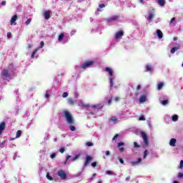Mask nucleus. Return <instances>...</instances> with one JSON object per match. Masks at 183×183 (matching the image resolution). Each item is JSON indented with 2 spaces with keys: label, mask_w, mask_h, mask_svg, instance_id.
<instances>
[{
  "label": "nucleus",
  "mask_w": 183,
  "mask_h": 183,
  "mask_svg": "<svg viewBox=\"0 0 183 183\" xmlns=\"http://www.w3.org/2000/svg\"><path fill=\"white\" fill-rule=\"evenodd\" d=\"M1 75L2 79H6V78H10L11 76V74H9V71H8V69H4Z\"/></svg>",
  "instance_id": "20e7f679"
},
{
  "label": "nucleus",
  "mask_w": 183,
  "mask_h": 183,
  "mask_svg": "<svg viewBox=\"0 0 183 183\" xmlns=\"http://www.w3.org/2000/svg\"><path fill=\"white\" fill-rule=\"evenodd\" d=\"M119 162L122 163V164H124V159H119Z\"/></svg>",
  "instance_id": "e2e57ef3"
},
{
  "label": "nucleus",
  "mask_w": 183,
  "mask_h": 183,
  "mask_svg": "<svg viewBox=\"0 0 183 183\" xmlns=\"http://www.w3.org/2000/svg\"><path fill=\"white\" fill-rule=\"evenodd\" d=\"M59 152H61V154H64V152H65V149L64 147H61L59 149Z\"/></svg>",
  "instance_id": "a18cd8bd"
},
{
  "label": "nucleus",
  "mask_w": 183,
  "mask_h": 183,
  "mask_svg": "<svg viewBox=\"0 0 183 183\" xmlns=\"http://www.w3.org/2000/svg\"><path fill=\"white\" fill-rule=\"evenodd\" d=\"M45 97H46V98H49V94H48V93H46V94H45Z\"/></svg>",
  "instance_id": "774afa93"
},
{
  "label": "nucleus",
  "mask_w": 183,
  "mask_h": 183,
  "mask_svg": "<svg viewBox=\"0 0 183 183\" xmlns=\"http://www.w3.org/2000/svg\"><path fill=\"white\" fill-rule=\"evenodd\" d=\"M64 36H65V34L64 33L60 34L58 38V41L61 42L62 39H64Z\"/></svg>",
  "instance_id": "5701e85b"
},
{
  "label": "nucleus",
  "mask_w": 183,
  "mask_h": 183,
  "mask_svg": "<svg viewBox=\"0 0 183 183\" xmlns=\"http://www.w3.org/2000/svg\"><path fill=\"white\" fill-rule=\"evenodd\" d=\"M149 71H152V66L149 64L146 65L145 72H148Z\"/></svg>",
  "instance_id": "b1692460"
},
{
  "label": "nucleus",
  "mask_w": 183,
  "mask_h": 183,
  "mask_svg": "<svg viewBox=\"0 0 183 183\" xmlns=\"http://www.w3.org/2000/svg\"><path fill=\"white\" fill-rule=\"evenodd\" d=\"M68 97V92H65L62 94L63 98H66Z\"/></svg>",
  "instance_id": "79ce46f5"
},
{
  "label": "nucleus",
  "mask_w": 183,
  "mask_h": 183,
  "mask_svg": "<svg viewBox=\"0 0 183 183\" xmlns=\"http://www.w3.org/2000/svg\"><path fill=\"white\" fill-rule=\"evenodd\" d=\"M170 52H171V54H175V49L172 48Z\"/></svg>",
  "instance_id": "6e6d98bb"
},
{
  "label": "nucleus",
  "mask_w": 183,
  "mask_h": 183,
  "mask_svg": "<svg viewBox=\"0 0 183 183\" xmlns=\"http://www.w3.org/2000/svg\"><path fill=\"white\" fill-rule=\"evenodd\" d=\"M167 104H168V100L167 99H164V100L162 101V105H167Z\"/></svg>",
  "instance_id": "e433bc0d"
},
{
  "label": "nucleus",
  "mask_w": 183,
  "mask_h": 183,
  "mask_svg": "<svg viewBox=\"0 0 183 183\" xmlns=\"http://www.w3.org/2000/svg\"><path fill=\"white\" fill-rule=\"evenodd\" d=\"M175 144H177V139H171L169 141V146L170 147H175Z\"/></svg>",
  "instance_id": "4468645a"
},
{
  "label": "nucleus",
  "mask_w": 183,
  "mask_h": 183,
  "mask_svg": "<svg viewBox=\"0 0 183 183\" xmlns=\"http://www.w3.org/2000/svg\"><path fill=\"white\" fill-rule=\"evenodd\" d=\"M131 179V177H127V178H126V181H129V179Z\"/></svg>",
  "instance_id": "338daca9"
},
{
  "label": "nucleus",
  "mask_w": 183,
  "mask_h": 183,
  "mask_svg": "<svg viewBox=\"0 0 183 183\" xmlns=\"http://www.w3.org/2000/svg\"><path fill=\"white\" fill-rule=\"evenodd\" d=\"M31 48H32V45L28 44V49H31Z\"/></svg>",
  "instance_id": "69168bd1"
},
{
  "label": "nucleus",
  "mask_w": 183,
  "mask_h": 183,
  "mask_svg": "<svg viewBox=\"0 0 183 183\" xmlns=\"http://www.w3.org/2000/svg\"><path fill=\"white\" fill-rule=\"evenodd\" d=\"M157 36L159 39H162L164 37V34H162V31L160 29H157Z\"/></svg>",
  "instance_id": "2eb2a0df"
},
{
  "label": "nucleus",
  "mask_w": 183,
  "mask_h": 183,
  "mask_svg": "<svg viewBox=\"0 0 183 183\" xmlns=\"http://www.w3.org/2000/svg\"><path fill=\"white\" fill-rule=\"evenodd\" d=\"M164 87V82H159V84H157V89L158 91H161V89H162V88Z\"/></svg>",
  "instance_id": "f3484780"
},
{
  "label": "nucleus",
  "mask_w": 183,
  "mask_h": 183,
  "mask_svg": "<svg viewBox=\"0 0 183 183\" xmlns=\"http://www.w3.org/2000/svg\"><path fill=\"white\" fill-rule=\"evenodd\" d=\"M118 136H119L118 134H115L114 137L113 139H112L113 141L115 140V139H117L118 138Z\"/></svg>",
  "instance_id": "13d9d810"
},
{
  "label": "nucleus",
  "mask_w": 183,
  "mask_h": 183,
  "mask_svg": "<svg viewBox=\"0 0 183 183\" xmlns=\"http://www.w3.org/2000/svg\"><path fill=\"white\" fill-rule=\"evenodd\" d=\"M58 177H60L61 179H66V173L63 169L59 170L57 173Z\"/></svg>",
  "instance_id": "39448f33"
},
{
  "label": "nucleus",
  "mask_w": 183,
  "mask_h": 183,
  "mask_svg": "<svg viewBox=\"0 0 183 183\" xmlns=\"http://www.w3.org/2000/svg\"><path fill=\"white\" fill-rule=\"evenodd\" d=\"M22 135V131L18 130L16 132V138H19Z\"/></svg>",
  "instance_id": "393cba45"
},
{
  "label": "nucleus",
  "mask_w": 183,
  "mask_h": 183,
  "mask_svg": "<svg viewBox=\"0 0 183 183\" xmlns=\"http://www.w3.org/2000/svg\"><path fill=\"white\" fill-rule=\"evenodd\" d=\"M46 177L47 179H49V181H54V178H52V177H51L49 175V173H47Z\"/></svg>",
  "instance_id": "c85d7f7f"
},
{
  "label": "nucleus",
  "mask_w": 183,
  "mask_h": 183,
  "mask_svg": "<svg viewBox=\"0 0 183 183\" xmlns=\"http://www.w3.org/2000/svg\"><path fill=\"white\" fill-rule=\"evenodd\" d=\"M157 4L160 6H165V0H158Z\"/></svg>",
  "instance_id": "412c9836"
},
{
  "label": "nucleus",
  "mask_w": 183,
  "mask_h": 183,
  "mask_svg": "<svg viewBox=\"0 0 183 183\" xmlns=\"http://www.w3.org/2000/svg\"><path fill=\"white\" fill-rule=\"evenodd\" d=\"M121 36H124V31L122 30H119L115 34V38L116 39H119Z\"/></svg>",
  "instance_id": "6e6552de"
},
{
  "label": "nucleus",
  "mask_w": 183,
  "mask_h": 183,
  "mask_svg": "<svg viewBox=\"0 0 183 183\" xmlns=\"http://www.w3.org/2000/svg\"><path fill=\"white\" fill-rule=\"evenodd\" d=\"M110 120L112 121V122L114 124H118V122H119V121L118 120V119L116 117H112Z\"/></svg>",
  "instance_id": "a211bd4d"
},
{
  "label": "nucleus",
  "mask_w": 183,
  "mask_h": 183,
  "mask_svg": "<svg viewBox=\"0 0 183 183\" xmlns=\"http://www.w3.org/2000/svg\"><path fill=\"white\" fill-rule=\"evenodd\" d=\"M112 104V97L108 101V105H111Z\"/></svg>",
  "instance_id": "5fc2aeb1"
},
{
  "label": "nucleus",
  "mask_w": 183,
  "mask_h": 183,
  "mask_svg": "<svg viewBox=\"0 0 183 183\" xmlns=\"http://www.w3.org/2000/svg\"><path fill=\"white\" fill-rule=\"evenodd\" d=\"M139 89H141V85L139 84L137 87V90L139 91Z\"/></svg>",
  "instance_id": "680f3d73"
},
{
  "label": "nucleus",
  "mask_w": 183,
  "mask_h": 183,
  "mask_svg": "<svg viewBox=\"0 0 183 183\" xmlns=\"http://www.w3.org/2000/svg\"><path fill=\"white\" fill-rule=\"evenodd\" d=\"M16 19H18V16L16 15L13 16L11 19V24L12 25L14 22L16 21Z\"/></svg>",
  "instance_id": "4be33fe9"
},
{
  "label": "nucleus",
  "mask_w": 183,
  "mask_h": 183,
  "mask_svg": "<svg viewBox=\"0 0 183 183\" xmlns=\"http://www.w3.org/2000/svg\"><path fill=\"white\" fill-rule=\"evenodd\" d=\"M107 175H112L113 172L111 170H107L106 172Z\"/></svg>",
  "instance_id": "37998d69"
},
{
  "label": "nucleus",
  "mask_w": 183,
  "mask_h": 183,
  "mask_svg": "<svg viewBox=\"0 0 183 183\" xmlns=\"http://www.w3.org/2000/svg\"><path fill=\"white\" fill-rule=\"evenodd\" d=\"M142 159L141 158L137 159V161L136 162H132V166L135 167V165H138V164L141 163Z\"/></svg>",
  "instance_id": "dca6fc26"
},
{
  "label": "nucleus",
  "mask_w": 183,
  "mask_h": 183,
  "mask_svg": "<svg viewBox=\"0 0 183 183\" xmlns=\"http://www.w3.org/2000/svg\"><path fill=\"white\" fill-rule=\"evenodd\" d=\"M140 134L142 135V139L144 140V147H148L149 145V141L148 140V135H147V133L144 132H140Z\"/></svg>",
  "instance_id": "f03ea898"
},
{
  "label": "nucleus",
  "mask_w": 183,
  "mask_h": 183,
  "mask_svg": "<svg viewBox=\"0 0 183 183\" xmlns=\"http://www.w3.org/2000/svg\"><path fill=\"white\" fill-rule=\"evenodd\" d=\"M92 108H94L95 109H102V108H104V105L101 104H94V105H92Z\"/></svg>",
  "instance_id": "f8f14e48"
},
{
  "label": "nucleus",
  "mask_w": 183,
  "mask_h": 183,
  "mask_svg": "<svg viewBox=\"0 0 183 183\" xmlns=\"http://www.w3.org/2000/svg\"><path fill=\"white\" fill-rule=\"evenodd\" d=\"M64 114V118H66V121L67 122V124H69V128H70V131H76V128L73 126L74 124H75V120L74 119V117H72V114H71V113H69V112L64 110L63 112Z\"/></svg>",
  "instance_id": "f257e3e1"
},
{
  "label": "nucleus",
  "mask_w": 183,
  "mask_h": 183,
  "mask_svg": "<svg viewBox=\"0 0 183 183\" xmlns=\"http://www.w3.org/2000/svg\"><path fill=\"white\" fill-rule=\"evenodd\" d=\"M145 116L142 115L139 118V121H145Z\"/></svg>",
  "instance_id": "f704fd0d"
},
{
  "label": "nucleus",
  "mask_w": 183,
  "mask_h": 183,
  "mask_svg": "<svg viewBox=\"0 0 183 183\" xmlns=\"http://www.w3.org/2000/svg\"><path fill=\"white\" fill-rule=\"evenodd\" d=\"M92 167H93V168H95V167H97V162H92Z\"/></svg>",
  "instance_id": "09e8293b"
},
{
  "label": "nucleus",
  "mask_w": 183,
  "mask_h": 183,
  "mask_svg": "<svg viewBox=\"0 0 183 183\" xmlns=\"http://www.w3.org/2000/svg\"><path fill=\"white\" fill-rule=\"evenodd\" d=\"M76 34V30H72L70 33L71 36L75 35Z\"/></svg>",
  "instance_id": "ea45409f"
},
{
  "label": "nucleus",
  "mask_w": 183,
  "mask_h": 183,
  "mask_svg": "<svg viewBox=\"0 0 183 183\" xmlns=\"http://www.w3.org/2000/svg\"><path fill=\"white\" fill-rule=\"evenodd\" d=\"M1 5H2L3 6H5V5H6V1H3L1 2Z\"/></svg>",
  "instance_id": "4d7b16f0"
},
{
  "label": "nucleus",
  "mask_w": 183,
  "mask_h": 183,
  "mask_svg": "<svg viewBox=\"0 0 183 183\" xmlns=\"http://www.w3.org/2000/svg\"><path fill=\"white\" fill-rule=\"evenodd\" d=\"M68 102H69V105H74L75 100H74L73 99H69Z\"/></svg>",
  "instance_id": "bb28decb"
},
{
  "label": "nucleus",
  "mask_w": 183,
  "mask_h": 183,
  "mask_svg": "<svg viewBox=\"0 0 183 183\" xmlns=\"http://www.w3.org/2000/svg\"><path fill=\"white\" fill-rule=\"evenodd\" d=\"M94 64H95V61H86L83 64H81V68H82V69H85L86 68H89L90 66H92Z\"/></svg>",
  "instance_id": "7ed1b4c3"
},
{
  "label": "nucleus",
  "mask_w": 183,
  "mask_h": 183,
  "mask_svg": "<svg viewBox=\"0 0 183 183\" xmlns=\"http://www.w3.org/2000/svg\"><path fill=\"white\" fill-rule=\"evenodd\" d=\"M139 2L140 4H144L145 1H144V0H139Z\"/></svg>",
  "instance_id": "0e129e2a"
},
{
  "label": "nucleus",
  "mask_w": 183,
  "mask_h": 183,
  "mask_svg": "<svg viewBox=\"0 0 183 183\" xmlns=\"http://www.w3.org/2000/svg\"><path fill=\"white\" fill-rule=\"evenodd\" d=\"M36 52H38V49H36L31 54V59H34L35 58V55H36Z\"/></svg>",
  "instance_id": "a878e982"
},
{
  "label": "nucleus",
  "mask_w": 183,
  "mask_h": 183,
  "mask_svg": "<svg viewBox=\"0 0 183 183\" xmlns=\"http://www.w3.org/2000/svg\"><path fill=\"white\" fill-rule=\"evenodd\" d=\"M86 145L87 147H94V143L90 142H87L86 143Z\"/></svg>",
  "instance_id": "2f4dec72"
},
{
  "label": "nucleus",
  "mask_w": 183,
  "mask_h": 183,
  "mask_svg": "<svg viewBox=\"0 0 183 183\" xmlns=\"http://www.w3.org/2000/svg\"><path fill=\"white\" fill-rule=\"evenodd\" d=\"M99 12H102V10H101V9L98 8V9H97V15H99Z\"/></svg>",
  "instance_id": "864d4df0"
},
{
  "label": "nucleus",
  "mask_w": 183,
  "mask_h": 183,
  "mask_svg": "<svg viewBox=\"0 0 183 183\" xmlns=\"http://www.w3.org/2000/svg\"><path fill=\"white\" fill-rule=\"evenodd\" d=\"M113 99H114V101H115L116 102H118V101H119V97H113Z\"/></svg>",
  "instance_id": "8fccbe9b"
},
{
  "label": "nucleus",
  "mask_w": 183,
  "mask_h": 183,
  "mask_svg": "<svg viewBox=\"0 0 183 183\" xmlns=\"http://www.w3.org/2000/svg\"><path fill=\"white\" fill-rule=\"evenodd\" d=\"M180 168H183V160L180 161Z\"/></svg>",
  "instance_id": "bf43d9fd"
},
{
  "label": "nucleus",
  "mask_w": 183,
  "mask_h": 183,
  "mask_svg": "<svg viewBox=\"0 0 183 183\" xmlns=\"http://www.w3.org/2000/svg\"><path fill=\"white\" fill-rule=\"evenodd\" d=\"M105 71H106V72L109 73V76H113L114 71H112V69H111L109 67H106Z\"/></svg>",
  "instance_id": "ddd939ff"
},
{
  "label": "nucleus",
  "mask_w": 183,
  "mask_h": 183,
  "mask_svg": "<svg viewBox=\"0 0 183 183\" xmlns=\"http://www.w3.org/2000/svg\"><path fill=\"white\" fill-rule=\"evenodd\" d=\"M173 49H174V51H177L181 49V46L179 44L177 46L173 47Z\"/></svg>",
  "instance_id": "473e14b6"
},
{
  "label": "nucleus",
  "mask_w": 183,
  "mask_h": 183,
  "mask_svg": "<svg viewBox=\"0 0 183 183\" xmlns=\"http://www.w3.org/2000/svg\"><path fill=\"white\" fill-rule=\"evenodd\" d=\"M99 8L100 9L105 8V5L104 4H99Z\"/></svg>",
  "instance_id": "3c124183"
},
{
  "label": "nucleus",
  "mask_w": 183,
  "mask_h": 183,
  "mask_svg": "<svg viewBox=\"0 0 183 183\" xmlns=\"http://www.w3.org/2000/svg\"><path fill=\"white\" fill-rule=\"evenodd\" d=\"M78 158H79V154L76 155V156L72 159L73 162H75L76 160H77Z\"/></svg>",
  "instance_id": "58836bf2"
},
{
  "label": "nucleus",
  "mask_w": 183,
  "mask_h": 183,
  "mask_svg": "<svg viewBox=\"0 0 183 183\" xmlns=\"http://www.w3.org/2000/svg\"><path fill=\"white\" fill-rule=\"evenodd\" d=\"M6 127V124L5 123V122H2L1 123H0V135L1 134H2V132H4Z\"/></svg>",
  "instance_id": "0eeeda50"
},
{
  "label": "nucleus",
  "mask_w": 183,
  "mask_h": 183,
  "mask_svg": "<svg viewBox=\"0 0 183 183\" xmlns=\"http://www.w3.org/2000/svg\"><path fill=\"white\" fill-rule=\"evenodd\" d=\"M172 121L174 122H177V121H178V115H177V114L173 115L172 116Z\"/></svg>",
  "instance_id": "cd10ccee"
},
{
  "label": "nucleus",
  "mask_w": 183,
  "mask_h": 183,
  "mask_svg": "<svg viewBox=\"0 0 183 183\" xmlns=\"http://www.w3.org/2000/svg\"><path fill=\"white\" fill-rule=\"evenodd\" d=\"M11 36H12V33L8 32L7 33V39H11Z\"/></svg>",
  "instance_id": "c03bdc74"
},
{
  "label": "nucleus",
  "mask_w": 183,
  "mask_h": 183,
  "mask_svg": "<svg viewBox=\"0 0 183 183\" xmlns=\"http://www.w3.org/2000/svg\"><path fill=\"white\" fill-rule=\"evenodd\" d=\"M31 21H32V19H27V20L26 21V22H25V24H26V25L30 24L31 22Z\"/></svg>",
  "instance_id": "72a5a7b5"
},
{
  "label": "nucleus",
  "mask_w": 183,
  "mask_h": 183,
  "mask_svg": "<svg viewBox=\"0 0 183 183\" xmlns=\"http://www.w3.org/2000/svg\"><path fill=\"white\" fill-rule=\"evenodd\" d=\"M119 18V16L116 15V16H113L112 17L108 18L107 20V22H114L115 21H118Z\"/></svg>",
  "instance_id": "423d86ee"
},
{
  "label": "nucleus",
  "mask_w": 183,
  "mask_h": 183,
  "mask_svg": "<svg viewBox=\"0 0 183 183\" xmlns=\"http://www.w3.org/2000/svg\"><path fill=\"white\" fill-rule=\"evenodd\" d=\"M147 101V96L142 95L139 98V102H145Z\"/></svg>",
  "instance_id": "aec40b11"
},
{
  "label": "nucleus",
  "mask_w": 183,
  "mask_h": 183,
  "mask_svg": "<svg viewBox=\"0 0 183 183\" xmlns=\"http://www.w3.org/2000/svg\"><path fill=\"white\" fill-rule=\"evenodd\" d=\"M174 21H175V17L172 18V19L169 21V25H171V24H172V22H174Z\"/></svg>",
  "instance_id": "603ef678"
},
{
  "label": "nucleus",
  "mask_w": 183,
  "mask_h": 183,
  "mask_svg": "<svg viewBox=\"0 0 183 183\" xmlns=\"http://www.w3.org/2000/svg\"><path fill=\"white\" fill-rule=\"evenodd\" d=\"M147 156H148V150L146 149V150L144 152V158H147Z\"/></svg>",
  "instance_id": "4c0bfd02"
},
{
  "label": "nucleus",
  "mask_w": 183,
  "mask_h": 183,
  "mask_svg": "<svg viewBox=\"0 0 183 183\" xmlns=\"http://www.w3.org/2000/svg\"><path fill=\"white\" fill-rule=\"evenodd\" d=\"M45 45V43L44 42V41H41L40 43V46L37 48V49H41V48H44V46Z\"/></svg>",
  "instance_id": "c756f323"
},
{
  "label": "nucleus",
  "mask_w": 183,
  "mask_h": 183,
  "mask_svg": "<svg viewBox=\"0 0 183 183\" xmlns=\"http://www.w3.org/2000/svg\"><path fill=\"white\" fill-rule=\"evenodd\" d=\"M44 19H49L51 18V10L44 11Z\"/></svg>",
  "instance_id": "1a4fd4ad"
},
{
  "label": "nucleus",
  "mask_w": 183,
  "mask_h": 183,
  "mask_svg": "<svg viewBox=\"0 0 183 183\" xmlns=\"http://www.w3.org/2000/svg\"><path fill=\"white\" fill-rule=\"evenodd\" d=\"M124 145H125L124 142L118 143L117 148H119L120 152H122L124 151V147H124Z\"/></svg>",
  "instance_id": "9b49d317"
},
{
  "label": "nucleus",
  "mask_w": 183,
  "mask_h": 183,
  "mask_svg": "<svg viewBox=\"0 0 183 183\" xmlns=\"http://www.w3.org/2000/svg\"><path fill=\"white\" fill-rule=\"evenodd\" d=\"M69 158H71V155H67L66 159V162H64V165H66V162H68Z\"/></svg>",
  "instance_id": "49530a36"
},
{
  "label": "nucleus",
  "mask_w": 183,
  "mask_h": 183,
  "mask_svg": "<svg viewBox=\"0 0 183 183\" xmlns=\"http://www.w3.org/2000/svg\"><path fill=\"white\" fill-rule=\"evenodd\" d=\"M154 14L152 13H149V16L147 17V21H149V22H151V21H152V19L154 18Z\"/></svg>",
  "instance_id": "6ab92c4d"
},
{
  "label": "nucleus",
  "mask_w": 183,
  "mask_h": 183,
  "mask_svg": "<svg viewBox=\"0 0 183 183\" xmlns=\"http://www.w3.org/2000/svg\"><path fill=\"white\" fill-rule=\"evenodd\" d=\"M177 177H178V178H183V174H182V172H179Z\"/></svg>",
  "instance_id": "de8ad7c7"
},
{
  "label": "nucleus",
  "mask_w": 183,
  "mask_h": 183,
  "mask_svg": "<svg viewBox=\"0 0 183 183\" xmlns=\"http://www.w3.org/2000/svg\"><path fill=\"white\" fill-rule=\"evenodd\" d=\"M92 161V157L91 156H87L86 157V161L84 164V167H87L88 166V164H89V162Z\"/></svg>",
  "instance_id": "9d476101"
},
{
  "label": "nucleus",
  "mask_w": 183,
  "mask_h": 183,
  "mask_svg": "<svg viewBox=\"0 0 183 183\" xmlns=\"http://www.w3.org/2000/svg\"><path fill=\"white\" fill-rule=\"evenodd\" d=\"M109 81H110V88H112V86H114V79L111 77L109 79Z\"/></svg>",
  "instance_id": "7c9ffc66"
},
{
  "label": "nucleus",
  "mask_w": 183,
  "mask_h": 183,
  "mask_svg": "<svg viewBox=\"0 0 183 183\" xmlns=\"http://www.w3.org/2000/svg\"><path fill=\"white\" fill-rule=\"evenodd\" d=\"M134 148H139V147H141V146H139V144H138L137 142H134Z\"/></svg>",
  "instance_id": "a19ab883"
},
{
  "label": "nucleus",
  "mask_w": 183,
  "mask_h": 183,
  "mask_svg": "<svg viewBox=\"0 0 183 183\" xmlns=\"http://www.w3.org/2000/svg\"><path fill=\"white\" fill-rule=\"evenodd\" d=\"M106 155H111V152L109 150L106 151Z\"/></svg>",
  "instance_id": "052dcab7"
},
{
  "label": "nucleus",
  "mask_w": 183,
  "mask_h": 183,
  "mask_svg": "<svg viewBox=\"0 0 183 183\" xmlns=\"http://www.w3.org/2000/svg\"><path fill=\"white\" fill-rule=\"evenodd\" d=\"M56 157V153H52L51 155H50V158H51V159H54V158H55Z\"/></svg>",
  "instance_id": "c9c22d12"
}]
</instances>
